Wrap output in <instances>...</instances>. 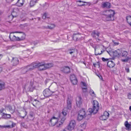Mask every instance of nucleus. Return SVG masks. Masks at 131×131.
<instances>
[{
	"label": "nucleus",
	"mask_w": 131,
	"mask_h": 131,
	"mask_svg": "<svg viewBox=\"0 0 131 131\" xmlns=\"http://www.w3.org/2000/svg\"><path fill=\"white\" fill-rule=\"evenodd\" d=\"M65 120V117L61 118L60 113L58 112L50 119L49 125L51 126L56 125L57 127H59L62 124Z\"/></svg>",
	"instance_id": "nucleus-1"
},
{
	"label": "nucleus",
	"mask_w": 131,
	"mask_h": 131,
	"mask_svg": "<svg viewBox=\"0 0 131 131\" xmlns=\"http://www.w3.org/2000/svg\"><path fill=\"white\" fill-rule=\"evenodd\" d=\"M92 104L93 105V108H90L88 109L89 112L88 113L89 117H91L92 113L95 114L96 113L99 109V104L97 101L94 100Z\"/></svg>",
	"instance_id": "nucleus-2"
},
{
	"label": "nucleus",
	"mask_w": 131,
	"mask_h": 131,
	"mask_svg": "<svg viewBox=\"0 0 131 131\" xmlns=\"http://www.w3.org/2000/svg\"><path fill=\"white\" fill-rule=\"evenodd\" d=\"M105 12L107 14H104L106 19L107 21L113 20H114V15L115 14L114 10H107Z\"/></svg>",
	"instance_id": "nucleus-3"
},
{
	"label": "nucleus",
	"mask_w": 131,
	"mask_h": 131,
	"mask_svg": "<svg viewBox=\"0 0 131 131\" xmlns=\"http://www.w3.org/2000/svg\"><path fill=\"white\" fill-rule=\"evenodd\" d=\"M19 11V9L17 7H15L13 9L11 15L8 16V19L10 20H12L13 18L16 17L17 16V13Z\"/></svg>",
	"instance_id": "nucleus-4"
},
{
	"label": "nucleus",
	"mask_w": 131,
	"mask_h": 131,
	"mask_svg": "<svg viewBox=\"0 0 131 131\" xmlns=\"http://www.w3.org/2000/svg\"><path fill=\"white\" fill-rule=\"evenodd\" d=\"M76 125V122L74 120L70 121L68 126L67 127V129L69 131L73 130L74 128Z\"/></svg>",
	"instance_id": "nucleus-5"
},
{
	"label": "nucleus",
	"mask_w": 131,
	"mask_h": 131,
	"mask_svg": "<svg viewBox=\"0 0 131 131\" xmlns=\"http://www.w3.org/2000/svg\"><path fill=\"white\" fill-rule=\"evenodd\" d=\"M5 111H6L4 108H2L0 110V114H2V118L4 119H8L10 118L11 117L10 115L5 114Z\"/></svg>",
	"instance_id": "nucleus-6"
},
{
	"label": "nucleus",
	"mask_w": 131,
	"mask_h": 131,
	"mask_svg": "<svg viewBox=\"0 0 131 131\" xmlns=\"http://www.w3.org/2000/svg\"><path fill=\"white\" fill-rule=\"evenodd\" d=\"M18 32H19L16 31L10 33L9 38L11 41H19V37H16L13 34L14 33H18Z\"/></svg>",
	"instance_id": "nucleus-7"
},
{
	"label": "nucleus",
	"mask_w": 131,
	"mask_h": 131,
	"mask_svg": "<svg viewBox=\"0 0 131 131\" xmlns=\"http://www.w3.org/2000/svg\"><path fill=\"white\" fill-rule=\"evenodd\" d=\"M89 112L88 110V111L86 113L85 112V110L84 109H82L80 110L79 114L80 115H82L84 117V118H85L86 119L88 120L90 117H89V115L88 114V113Z\"/></svg>",
	"instance_id": "nucleus-8"
},
{
	"label": "nucleus",
	"mask_w": 131,
	"mask_h": 131,
	"mask_svg": "<svg viewBox=\"0 0 131 131\" xmlns=\"http://www.w3.org/2000/svg\"><path fill=\"white\" fill-rule=\"evenodd\" d=\"M104 50H101V47L97 46L95 49V54L96 56L101 55L104 52Z\"/></svg>",
	"instance_id": "nucleus-9"
},
{
	"label": "nucleus",
	"mask_w": 131,
	"mask_h": 131,
	"mask_svg": "<svg viewBox=\"0 0 131 131\" xmlns=\"http://www.w3.org/2000/svg\"><path fill=\"white\" fill-rule=\"evenodd\" d=\"M55 91L53 92H51L50 90L48 89L45 90L43 92V94L45 97H49L51 95L52 93H54Z\"/></svg>",
	"instance_id": "nucleus-10"
},
{
	"label": "nucleus",
	"mask_w": 131,
	"mask_h": 131,
	"mask_svg": "<svg viewBox=\"0 0 131 131\" xmlns=\"http://www.w3.org/2000/svg\"><path fill=\"white\" fill-rule=\"evenodd\" d=\"M128 53L126 51H124L123 52L122 54V56L123 57H125V59H122V61L123 62H127L128 61L129 59V57L127 56V55Z\"/></svg>",
	"instance_id": "nucleus-11"
},
{
	"label": "nucleus",
	"mask_w": 131,
	"mask_h": 131,
	"mask_svg": "<svg viewBox=\"0 0 131 131\" xmlns=\"http://www.w3.org/2000/svg\"><path fill=\"white\" fill-rule=\"evenodd\" d=\"M109 115L107 112L105 111L104 112L103 115L100 117V119L102 120H106L108 117Z\"/></svg>",
	"instance_id": "nucleus-12"
},
{
	"label": "nucleus",
	"mask_w": 131,
	"mask_h": 131,
	"mask_svg": "<svg viewBox=\"0 0 131 131\" xmlns=\"http://www.w3.org/2000/svg\"><path fill=\"white\" fill-rule=\"evenodd\" d=\"M70 79L72 83L74 85L77 84V80L74 74L71 75L70 76Z\"/></svg>",
	"instance_id": "nucleus-13"
},
{
	"label": "nucleus",
	"mask_w": 131,
	"mask_h": 131,
	"mask_svg": "<svg viewBox=\"0 0 131 131\" xmlns=\"http://www.w3.org/2000/svg\"><path fill=\"white\" fill-rule=\"evenodd\" d=\"M76 103L78 107H79L82 104V99L80 96L77 97L76 98Z\"/></svg>",
	"instance_id": "nucleus-14"
},
{
	"label": "nucleus",
	"mask_w": 131,
	"mask_h": 131,
	"mask_svg": "<svg viewBox=\"0 0 131 131\" xmlns=\"http://www.w3.org/2000/svg\"><path fill=\"white\" fill-rule=\"evenodd\" d=\"M61 70L65 73H67L70 72V68L68 67L65 66L61 68Z\"/></svg>",
	"instance_id": "nucleus-15"
},
{
	"label": "nucleus",
	"mask_w": 131,
	"mask_h": 131,
	"mask_svg": "<svg viewBox=\"0 0 131 131\" xmlns=\"http://www.w3.org/2000/svg\"><path fill=\"white\" fill-rule=\"evenodd\" d=\"M12 64L13 66H16L19 63L18 59L16 58H13L11 61Z\"/></svg>",
	"instance_id": "nucleus-16"
},
{
	"label": "nucleus",
	"mask_w": 131,
	"mask_h": 131,
	"mask_svg": "<svg viewBox=\"0 0 131 131\" xmlns=\"http://www.w3.org/2000/svg\"><path fill=\"white\" fill-rule=\"evenodd\" d=\"M33 83L32 82H31L30 84L27 88V91H28L32 92L35 89L33 86Z\"/></svg>",
	"instance_id": "nucleus-17"
},
{
	"label": "nucleus",
	"mask_w": 131,
	"mask_h": 131,
	"mask_svg": "<svg viewBox=\"0 0 131 131\" xmlns=\"http://www.w3.org/2000/svg\"><path fill=\"white\" fill-rule=\"evenodd\" d=\"M102 7L103 8H110L111 7L110 3L107 2L103 3H102Z\"/></svg>",
	"instance_id": "nucleus-18"
},
{
	"label": "nucleus",
	"mask_w": 131,
	"mask_h": 131,
	"mask_svg": "<svg viewBox=\"0 0 131 131\" xmlns=\"http://www.w3.org/2000/svg\"><path fill=\"white\" fill-rule=\"evenodd\" d=\"M107 66L110 68L113 67L115 65L114 62L111 60H109L107 62Z\"/></svg>",
	"instance_id": "nucleus-19"
},
{
	"label": "nucleus",
	"mask_w": 131,
	"mask_h": 131,
	"mask_svg": "<svg viewBox=\"0 0 131 131\" xmlns=\"http://www.w3.org/2000/svg\"><path fill=\"white\" fill-rule=\"evenodd\" d=\"M73 38L75 41L78 40L80 38V35L78 33L74 34L73 35Z\"/></svg>",
	"instance_id": "nucleus-20"
},
{
	"label": "nucleus",
	"mask_w": 131,
	"mask_h": 131,
	"mask_svg": "<svg viewBox=\"0 0 131 131\" xmlns=\"http://www.w3.org/2000/svg\"><path fill=\"white\" fill-rule=\"evenodd\" d=\"M46 69L50 68L52 67L54 65L52 63H49L44 64Z\"/></svg>",
	"instance_id": "nucleus-21"
},
{
	"label": "nucleus",
	"mask_w": 131,
	"mask_h": 131,
	"mask_svg": "<svg viewBox=\"0 0 131 131\" xmlns=\"http://www.w3.org/2000/svg\"><path fill=\"white\" fill-rule=\"evenodd\" d=\"M22 54L26 56L29 55L31 53V51L29 49H27L26 50H24L21 51Z\"/></svg>",
	"instance_id": "nucleus-22"
},
{
	"label": "nucleus",
	"mask_w": 131,
	"mask_h": 131,
	"mask_svg": "<svg viewBox=\"0 0 131 131\" xmlns=\"http://www.w3.org/2000/svg\"><path fill=\"white\" fill-rule=\"evenodd\" d=\"M38 69L40 71L43 70H46L45 66L44 64H42V63H39Z\"/></svg>",
	"instance_id": "nucleus-23"
},
{
	"label": "nucleus",
	"mask_w": 131,
	"mask_h": 131,
	"mask_svg": "<svg viewBox=\"0 0 131 131\" xmlns=\"http://www.w3.org/2000/svg\"><path fill=\"white\" fill-rule=\"evenodd\" d=\"M25 2V0H18L16 3L17 6L19 7L22 6Z\"/></svg>",
	"instance_id": "nucleus-24"
},
{
	"label": "nucleus",
	"mask_w": 131,
	"mask_h": 131,
	"mask_svg": "<svg viewBox=\"0 0 131 131\" xmlns=\"http://www.w3.org/2000/svg\"><path fill=\"white\" fill-rule=\"evenodd\" d=\"M99 33L98 31H94L92 34V35L94 37L97 38L99 37Z\"/></svg>",
	"instance_id": "nucleus-25"
},
{
	"label": "nucleus",
	"mask_w": 131,
	"mask_h": 131,
	"mask_svg": "<svg viewBox=\"0 0 131 131\" xmlns=\"http://www.w3.org/2000/svg\"><path fill=\"white\" fill-rule=\"evenodd\" d=\"M67 103L68 109H70L71 108V100L69 98L67 99Z\"/></svg>",
	"instance_id": "nucleus-26"
},
{
	"label": "nucleus",
	"mask_w": 131,
	"mask_h": 131,
	"mask_svg": "<svg viewBox=\"0 0 131 131\" xmlns=\"http://www.w3.org/2000/svg\"><path fill=\"white\" fill-rule=\"evenodd\" d=\"M5 108L7 110L9 111L11 113L13 112L14 111V110L12 109V107L10 105H8L6 106Z\"/></svg>",
	"instance_id": "nucleus-27"
},
{
	"label": "nucleus",
	"mask_w": 131,
	"mask_h": 131,
	"mask_svg": "<svg viewBox=\"0 0 131 131\" xmlns=\"http://www.w3.org/2000/svg\"><path fill=\"white\" fill-rule=\"evenodd\" d=\"M19 33H21V36L20 38L19 37V41L23 40H24L25 38L26 35L23 32H19Z\"/></svg>",
	"instance_id": "nucleus-28"
},
{
	"label": "nucleus",
	"mask_w": 131,
	"mask_h": 131,
	"mask_svg": "<svg viewBox=\"0 0 131 131\" xmlns=\"http://www.w3.org/2000/svg\"><path fill=\"white\" fill-rule=\"evenodd\" d=\"M38 0H31L30 1V6L32 7L34 6L35 4L37 3Z\"/></svg>",
	"instance_id": "nucleus-29"
},
{
	"label": "nucleus",
	"mask_w": 131,
	"mask_h": 131,
	"mask_svg": "<svg viewBox=\"0 0 131 131\" xmlns=\"http://www.w3.org/2000/svg\"><path fill=\"white\" fill-rule=\"evenodd\" d=\"M114 54L115 56H117L121 55V52L119 49H117L114 52Z\"/></svg>",
	"instance_id": "nucleus-30"
},
{
	"label": "nucleus",
	"mask_w": 131,
	"mask_h": 131,
	"mask_svg": "<svg viewBox=\"0 0 131 131\" xmlns=\"http://www.w3.org/2000/svg\"><path fill=\"white\" fill-rule=\"evenodd\" d=\"M55 27V25L54 24H51L50 25L48 26L47 27L43 26V28H48L50 29H51L54 28Z\"/></svg>",
	"instance_id": "nucleus-31"
},
{
	"label": "nucleus",
	"mask_w": 131,
	"mask_h": 131,
	"mask_svg": "<svg viewBox=\"0 0 131 131\" xmlns=\"http://www.w3.org/2000/svg\"><path fill=\"white\" fill-rule=\"evenodd\" d=\"M84 117L82 115H80L78 114L77 117V120L79 121H80Z\"/></svg>",
	"instance_id": "nucleus-32"
},
{
	"label": "nucleus",
	"mask_w": 131,
	"mask_h": 131,
	"mask_svg": "<svg viewBox=\"0 0 131 131\" xmlns=\"http://www.w3.org/2000/svg\"><path fill=\"white\" fill-rule=\"evenodd\" d=\"M14 127L13 125V124L12 123V125H7L5 126H1L0 125V127L2 128H6L13 127Z\"/></svg>",
	"instance_id": "nucleus-33"
},
{
	"label": "nucleus",
	"mask_w": 131,
	"mask_h": 131,
	"mask_svg": "<svg viewBox=\"0 0 131 131\" xmlns=\"http://www.w3.org/2000/svg\"><path fill=\"white\" fill-rule=\"evenodd\" d=\"M4 83L2 82H0V90H1L4 89Z\"/></svg>",
	"instance_id": "nucleus-34"
},
{
	"label": "nucleus",
	"mask_w": 131,
	"mask_h": 131,
	"mask_svg": "<svg viewBox=\"0 0 131 131\" xmlns=\"http://www.w3.org/2000/svg\"><path fill=\"white\" fill-rule=\"evenodd\" d=\"M27 69H28L29 71L32 70L34 69V68L33 67V65L32 63L29 65L27 66Z\"/></svg>",
	"instance_id": "nucleus-35"
},
{
	"label": "nucleus",
	"mask_w": 131,
	"mask_h": 131,
	"mask_svg": "<svg viewBox=\"0 0 131 131\" xmlns=\"http://www.w3.org/2000/svg\"><path fill=\"white\" fill-rule=\"evenodd\" d=\"M32 64L33 65V67L34 69L37 68H38L39 65V63H33Z\"/></svg>",
	"instance_id": "nucleus-36"
},
{
	"label": "nucleus",
	"mask_w": 131,
	"mask_h": 131,
	"mask_svg": "<svg viewBox=\"0 0 131 131\" xmlns=\"http://www.w3.org/2000/svg\"><path fill=\"white\" fill-rule=\"evenodd\" d=\"M125 125L126 127L128 128V129L130 128V125H131V124H128V122L127 121H126L125 123Z\"/></svg>",
	"instance_id": "nucleus-37"
},
{
	"label": "nucleus",
	"mask_w": 131,
	"mask_h": 131,
	"mask_svg": "<svg viewBox=\"0 0 131 131\" xmlns=\"http://www.w3.org/2000/svg\"><path fill=\"white\" fill-rule=\"evenodd\" d=\"M60 114L61 116V118L62 117H65L66 118L65 116L67 114V113L66 112L62 111V113H60Z\"/></svg>",
	"instance_id": "nucleus-38"
},
{
	"label": "nucleus",
	"mask_w": 131,
	"mask_h": 131,
	"mask_svg": "<svg viewBox=\"0 0 131 131\" xmlns=\"http://www.w3.org/2000/svg\"><path fill=\"white\" fill-rule=\"evenodd\" d=\"M126 19L128 23L131 22V16H128L126 17Z\"/></svg>",
	"instance_id": "nucleus-39"
},
{
	"label": "nucleus",
	"mask_w": 131,
	"mask_h": 131,
	"mask_svg": "<svg viewBox=\"0 0 131 131\" xmlns=\"http://www.w3.org/2000/svg\"><path fill=\"white\" fill-rule=\"evenodd\" d=\"M28 71V69H27V67L26 66L22 70V72L23 73L25 74Z\"/></svg>",
	"instance_id": "nucleus-40"
},
{
	"label": "nucleus",
	"mask_w": 131,
	"mask_h": 131,
	"mask_svg": "<svg viewBox=\"0 0 131 131\" xmlns=\"http://www.w3.org/2000/svg\"><path fill=\"white\" fill-rule=\"evenodd\" d=\"M20 45L19 44H17L15 45H12V46H10L9 47V49L14 48V47H20Z\"/></svg>",
	"instance_id": "nucleus-41"
},
{
	"label": "nucleus",
	"mask_w": 131,
	"mask_h": 131,
	"mask_svg": "<svg viewBox=\"0 0 131 131\" xmlns=\"http://www.w3.org/2000/svg\"><path fill=\"white\" fill-rule=\"evenodd\" d=\"M75 52V50L74 49H72L68 50V52L69 53L72 54V53H74Z\"/></svg>",
	"instance_id": "nucleus-42"
},
{
	"label": "nucleus",
	"mask_w": 131,
	"mask_h": 131,
	"mask_svg": "<svg viewBox=\"0 0 131 131\" xmlns=\"http://www.w3.org/2000/svg\"><path fill=\"white\" fill-rule=\"evenodd\" d=\"M90 93L91 95L92 96H95V94L93 90H90L89 92Z\"/></svg>",
	"instance_id": "nucleus-43"
},
{
	"label": "nucleus",
	"mask_w": 131,
	"mask_h": 131,
	"mask_svg": "<svg viewBox=\"0 0 131 131\" xmlns=\"http://www.w3.org/2000/svg\"><path fill=\"white\" fill-rule=\"evenodd\" d=\"M86 122H84L83 124H81V126L83 127V128H85L86 127Z\"/></svg>",
	"instance_id": "nucleus-44"
},
{
	"label": "nucleus",
	"mask_w": 131,
	"mask_h": 131,
	"mask_svg": "<svg viewBox=\"0 0 131 131\" xmlns=\"http://www.w3.org/2000/svg\"><path fill=\"white\" fill-rule=\"evenodd\" d=\"M21 126L25 128H26L27 127L26 125L25 124L24 122H22L20 124Z\"/></svg>",
	"instance_id": "nucleus-45"
},
{
	"label": "nucleus",
	"mask_w": 131,
	"mask_h": 131,
	"mask_svg": "<svg viewBox=\"0 0 131 131\" xmlns=\"http://www.w3.org/2000/svg\"><path fill=\"white\" fill-rule=\"evenodd\" d=\"M93 65L95 67H97L99 68L100 67V65L99 63H94Z\"/></svg>",
	"instance_id": "nucleus-46"
},
{
	"label": "nucleus",
	"mask_w": 131,
	"mask_h": 131,
	"mask_svg": "<svg viewBox=\"0 0 131 131\" xmlns=\"http://www.w3.org/2000/svg\"><path fill=\"white\" fill-rule=\"evenodd\" d=\"M102 60L104 61H108L109 60H111V59H105L104 58H102Z\"/></svg>",
	"instance_id": "nucleus-47"
},
{
	"label": "nucleus",
	"mask_w": 131,
	"mask_h": 131,
	"mask_svg": "<svg viewBox=\"0 0 131 131\" xmlns=\"http://www.w3.org/2000/svg\"><path fill=\"white\" fill-rule=\"evenodd\" d=\"M22 113H24V115L23 116H21V117H22L23 118H24L26 116L27 114V113L25 111H23Z\"/></svg>",
	"instance_id": "nucleus-48"
},
{
	"label": "nucleus",
	"mask_w": 131,
	"mask_h": 131,
	"mask_svg": "<svg viewBox=\"0 0 131 131\" xmlns=\"http://www.w3.org/2000/svg\"><path fill=\"white\" fill-rule=\"evenodd\" d=\"M47 14L46 13H44L42 16L43 19H45L46 18Z\"/></svg>",
	"instance_id": "nucleus-49"
},
{
	"label": "nucleus",
	"mask_w": 131,
	"mask_h": 131,
	"mask_svg": "<svg viewBox=\"0 0 131 131\" xmlns=\"http://www.w3.org/2000/svg\"><path fill=\"white\" fill-rule=\"evenodd\" d=\"M82 90L84 92H86L87 91V88L86 87L82 88Z\"/></svg>",
	"instance_id": "nucleus-50"
},
{
	"label": "nucleus",
	"mask_w": 131,
	"mask_h": 131,
	"mask_svg": "<svg viewBox=\"0 0 131 131\" xmlns=\"http://www.w3.org/2000/svg\"><path fill=\"white\" fill-rule=\"evenodd\" d=\"M125 70L127 73H129V70L128 68H126Z\"/></svg>",
	"instance_id": "nucleus-51"
},
{
	"label": "nucleus",
	"mask_w": 131,
	"mask_h": 131,
	"mask_svg": "<svg viewBox=\"0 0 131 131\" xmlns=\"http://www.w3.org/2000/svg\"><path fill=\"white\" fill-rule=\"evenodd\" d=\"M81 83L84 86H85V87H86V83L85 82H82Z\"/></svg>",
	"instance_id": "nucleus-52"
},
{
	"label": "nucleus",
	"mask_w": 131,
	"mask_h": 131,
	"mask_svg": "<svg viewBox=\"0 0 131 131\" xmlns=\"http://www.w3.org/2000/svg\"><path fill=\"white\" fill-rule=\"evenodd\" d=\"M128 97L129 99H131V94L129 93L128 95Z\"/></svg>",
	"instance_id": "nucleus-53"
},
{
	"label": "nucleus",
	"mask_w": 131,
	"mask_h": 131,
	"mask_svg": "<svg viewBox=\"0 0 131 131\" xmlns=\"http://www.w3.org/2000/svg\"><path fill=\"white\" fill-rule=\"evenodd\" d=\"M38 43V41H34L33 42V43L34 45H36Z\"/></svg>",
	"instance_id": "nucleus-54"
},
{
	"label": "nucleus",
	"mask_w": 131,
	"mask_h": 131,
	"mask_svg": "<svg viewBox=\"0 0 131 131\" xmlns=\"http://www.w3.org/2000/svg\"><path fill=\"white\" fill-rule=\"evenodd\" d=\"M6 1L7 3H10L13 1V0H5Z\"/></svg>",
	"instance_id": "nucleus-55"
},
{
	"label": "nucleus",
	"mask_w": 131,
	"mask_h": 131,
	"mask_svg": "<svg viewBox=\"0 0 131 131\" xmlns=\"http://www.w3.org/2000/svg\"><path fill=\"white\" fill-rule=\"evenodd\" d=\"M98 76L100 78V79H102V78L100 75L99 76L98 75Z\"/></svg>",
	"instance_id": "nucleus-56"
},
{
	"label": "nucleus",
	"mask_w": 131,
	"mask_h": 131,
	"mask_svg": "<svg viewBox=\"0 0 131 131\" xmlns=\"http://www.w3.org/2000/svg\"><path fill=\"white\" fill-rule=\"evenodd\" d=\"M57 75H57L58 76H59V77H61V75H60V74H57Z\"/></svg>",
	"instance_id": "nucleus-57"
},
{
	"label": "nucleus",
	"mask_w": 131,
	"mask_h": 131,
	"mask_svg": "<svg viewBox=\"0 0 131 131\" xmlns=\"http://www.w3.org/2000/svg\"><path fill=\"white\" fill-rule=\"evenodd\" d=\"M78 1L79 2H83V3H85V2H83V1H80V0Z\"/></svg>",
	"instance_id": "nucleus-58"
},
{
	"label": "nucleus",
	"mask_w": 131,
	"mask_h": 131,
	"mask_svg": "<svg viewBox=\"0 0 131 131\" xmlns=\"http://www.w3.org/2000/svg\"><path fill=\"white\" fill-rule=\"evenodd\" d=\"M2 71V68L1 67H0V73Z\"/></svg>",
	"instance_id": "nucleus-59"
},
{
	"label": "nucleus",
	"mask_w": 131,
	"mask_h": 131,
	"mask_svg": "<svg viewBox=\"0 0 131 131\" xmlns=\"http://www.w3.org/2000/svg\"><path fill=\"white\" fill-rule=\"evenodd\" d=\"M61 131H66V128L64 129H63Z\"/></svg>",
	"instance_id": "nucleus-60"
},
{
	"label": "nucleus",
	"mask_w": 131,
	"mask_h": 131,
	"mask_svg": "<svg viewBox=\"0 0 131 131\" xmlns=\"http://www.w3.org/2000/svg\"><path fill=\"white\" fill-rule=\"evenodd\" d=\"M129 109L130 110V112H131V106H129Z\"/></svg>",
	"instance_id": "nucleus-61"
},
{
	"label": "nucleus",
	"mask_w": 131,
	"mask_h": 131,
	"mask_svg": "<svg viewBox=\"0 0 131 131\" xmlns=\"http://www.w3.org/2000/svg\"><path fill=\"white\" fill-rule=\"evenodd\" d=\"M2 57V55L1 54H0V60L1 59V58Z\"/></svg>",
	"instance_id": "nucleus-62"
},
{
	"label": "nucleus",
	"mask_w": 131,
	"mask_h": 131,
	"mask_svg": "<svg viewBox=\"0 0 131 131\" xmlns=\"http://www.w3.org/2000/svg\"><path fill=\"white\" fill-rule=\"evenodd\" d=\"M129 25L131 26V22L128 23Z\"/></svg>",
	"instance_id": "nucleus-63"
},
{
	"label": "nucleus",
	"mask_w": 131,
	"mask_h": 131,
	"mask_svg": "<svg viewBox=\"0 0 131 131\" xmlns=\"http://www.w3.org/2000/svg\"><path fill=\"white\" fill-rule=\"evenodd\" d=\"M84 5V4H83L81 5H80V6H83V5Z\"/></svg>",
	"instance_id": "nucleus-64"
}]
</instances>
